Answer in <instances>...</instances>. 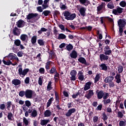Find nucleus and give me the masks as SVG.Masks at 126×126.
Listing matches in <instances>:
<instances>
[{"instance_id":"f257e3e1","label":"nucleus","mask_w":126,"mask_h":126,"mask_svg":"<svg viewBox=\"0 0 126 126\" xmlns=\"http://www.w3.org/2000/svg\"><path fill=\"white\" fill-rule=\"evenodd\" d=\"M126 25V19H119L118 21V26L119 27V33L120 36H123V32H124V27Z\"/></svg>"},{"instance_id":"f03ea898","label":"nucleus","mask_w":126,"mask_h":126,"mask_svg":"<svg viewBox=\"0 0 126 126\" xmlns=\"http://www.w3.org/2000/svg\"><path fill=\"white\" fill-rule=\"evenodd\" d=\"M63 15L65 17V19H66V20H73L76 17L75 13L71 14L68 11H64Z\"/></svg>"},{"instance_id":"7ed1b4c3","label":"nucleus","mask_w":126,"mask_h":126,"mask_svg":"<svg viewBox=\"0 0 126 126\" xmlns=\"http://www.w3.org/2000/svg\"><path fill=\"white\" fill-rule=\"evenodd\" d=\"M40 18L39 17V14L38 13H29L28 15H27V19L28 20H31V19H34L35 22L38 20Z\"/></svg>"},{"instance_id":"20e7f679","label":"nucleus","mask_w":126,"mask_h":126,"mask_svg":"<svg viewBox=\"0 0 126 126\" xmlns=\"http://www.w3.org/2000/svg\"><path fill=\"white\" fill-rule=\"evenodd\" d=\"M28 72H29V68L23 70L22 67H20L18 69V74L22 77H24Z\"/></svg>"},{"instance_id":"39448f33","label":"nucleus","mask_w":126,"mask_h":126,"mask_svg":"<svg viewBox=\"0 0 126 126\" xmlns=\"http://www.w3.org/2000/svg\"><path fill=\"white\" fill-rule=\"evenodd\" d=\"M123 10H124V8L118 6L116 9H113L112 13L115 15H120V14L123 13Z\"/></svg>"},{"instance_id":"423d86ee","label":"nucleus","mask_w":126,"mask_h":126,"mask_svg":"<svg viewBox=\"0 0 126 126\" xmlns=\"http://www.w3.org/2000/svg\"><path fill=\"white\" fill-rule=\"evenodd\" d=\"M71 77H70V80L71 81H75L76 80V75L77 72L76 70H72L70 73Z\"/></svg>"},{"instance_id":"0eeeda50","label":"nucleus","mask_w":126,"mask_h":126,"mask_svg":"<svg viewBox=\"0 0 126 126\" xmlns=\"http://www.w3.org/2000/svg\"><path fill=\"white\" fill-rule=\"evenodd\" d=\"M104 54L106 56H111L112 55V51L110 48V46L106 45L103 48Z\"/></svg>"},{"instance_id":"6e6552de","label":"nucleus","mask_w":126,"mask_h":126,"mask_svg":"<svg viewBox=\"0 0 126 126\" xmlns=\"http://www.w3.org/2000/svg\"><path fill=\"white\" fill-rule=\"evenodd\" d=\"M102 10V11H106V3L102 2L100 5H99L97 7V11L99 12Z\"/></svg>"},{"instance_id":"1a4fd4ad","label":"nucleus","mask_w":126,"mask_h":126,"mask_svg":"<svg viewBox=\"0 0 126 126\" xmlns=\"http://www.w3.org/2000/svg\"><path fill=\"white\" fill-rule=\"evenodd\" d=\"M33 95V91L31 90H27L25 91V96L28 99H31Z\"/></svg>"},{"instance_id":"9d476101","label":"nucleus","mask_w":126,"mask_h":126,"mask_svg":"<svg viewBox=\"0 0 126 126\" xmlns=\"http://www.w3.org/2000/svg\"><path fill=\"white\" fill-rule=\"evenodd\" d=\"M96 96L97 97V99H101L103 97H104V95H105V92L103 90H100L99 91V90L96 91Z\"/></svg>"},{"instance_id":"9b49d317","label":"nucleus","mask_w":126,"mask_h":126,"mask_svg":"<svg viewBox=\"0 0 126 126\" xmlns=\"http://www.w3.org/2000/svg\"><path fill=\"white\" fill-rule=\"evenodd\" d=\"M79 12L83 17H85L86 16V8L84 7H81L79 10Z\"/></svg>"},{"instance_id":"f8f14e48","label":"nucleus","mask_w":126,"mask_h":126,"mask_svg":"<svg viewBox=\"0 0 126 126\" xmlns=\"http://www.w3.org/2000/svg\"><path fill=\"white\" fill-rule=\"evenodd\" d=\"M99 59L100 62H105V61H108L109 60V56L104 54H101L99 55Z\"/></svg>"},{"instance_id":"ddd939ff","label":"nucleus","mask_w":126,"mask_h":126,"mask_svg":"<svg viewBox=\"0 0 126 126\" xmlns=\"http://www.w3.org/2000/svg\"><path fill=\"white\" fill-rule=\"evenodd\" d=\"M91 85H92V82L90 81L86 83L84 85V91H87V90H89V89L91 88Z\"/></svg>"},{"instance_id":"4468645a","label":"nucleus","mask_w":126,"mask_h":126,"mask_svg":"<svg viewBox=\"0 0 126 126\" xmlns=\"http://www.w3.org/2000/svg\"><path fill=\"white\" fill-rule=\"evenodd\" d=\"M83 72H84V71L82 70L79 71L78 73V79L79 80H81V81H83V80H84V75H83Z\"/></svg>"},{"instance_id":"2eb2a0df","label":"nucleus","mask_w":126,"mask_h":126,"mask_svg":"<svg viewBox=\"0 0 126 126\" xmlns=\"http://www.w3.org/2000/svg\"><path fill=\"white\" fill-rule=\"evenodd\" d=\"M76 112V109L75 108H71L69 109L67 113H65V115L66 117H70L72 114L75 113Z\"/></svg>"},{"instance_id":"dca6fc26","label":"nucleus","mask_w":126,"mask_h":126,"mask_svg":"<svg viewBox=\"0 0 126 126\" xmlns=\"http://www.w3.org/2000/svg\"><path fill=\"white\" fill-rule=\"evenodd\" d=\"M88 94H86L85 95V97L88 99V100H89L90 99H91V97L94 95V92H93V90H90L88 91Z\"/></svg>"},{"instance_id":"f3484780","label":"nucleus","mask_w":126,"mask_h":126,"mask_svg":"<svg viewBox=\"0 0 126 126\" xmlns=\"http://www.w3.org/2000/svg\"><path fill=\"white\" fill-rule=\"evenodd\" d=\"M17 27L19 28H22L25 26V22L23 20H19L18 22H17Z\"/></svg>"},{"instance_id":"a211bd4d","label":"nucleus","mask_w":126,"mask_h":126,"mask_svg":"<svg viewBox=\"0 0 126 126\" xmlns=\"http://www.w3.org/2000/svg\"><path fill=\"white\" fill-rule=\"evenodd\" d=\"M48 54H50L48 60H51H51H55L57 58V55L55 53V51L53 50H51L50 52H49Z\"/></svg>"},{"instance_id":"6ab92c4d","label":"nucleus","mask_w":126,"mask_h":126,"mask_svg":"<svg viewBox=\"0 0 126 126\" xmlns=\"http://www.w3.org/2000/svg\"><path fill=\"white\" fill-rule=\"evenodd\" d=\"M79 1L81 4H83L85 6H88V5L90 4L89 0H79Z\"/></svg>"},{"instance_id":"aec40b11","label":"nucleus","mask_w":126,"mask_h":126,"mask_svg":"<svg viewBox=\"0 0 126 126\" xmlns=\"http://www.w3.org/2000/svg\"><path fill=\"white\" fill-rule=\"evenodd\" d=\"M114 76H107L104 79V82L105 83H109L112 82L114 80Z\"/></svg>"},{"instance_id":"412c9836","label":"nucleus","mask_w":126,"mask_h":126,"mask_svg":"<svg viewBox=\"0 0 126 126\" xmlns=\"http://www.w3.org/2000/svg\"><path fill=\"white\" fill-rule=\"evenodd\" d=\"M69 56L71 59H76L77 58V52L75 50H72L71 53L69 54Z\"/></svg>"},{"instance_id":"4be33fe9","label":"nucleus","mask_w":126,"mask_h":126,"mask_svg":"<svg viewBox=\"0 0 126 126\" xmlns=\"http://www.w3.org/2000/svg\"><path fill=\"white\" fill-rule=\"evenodd\" d=\"M27 39H28V35H27V34H22L21 35L20 39L21 40V41L27 43L28 41L26 40Z\"/></svg>"},{"instance_id":"5701e85b","label":"nucleus","mask_w":126,"mask_h":126,"mask_svg":"<svg viewBox=\"0 0 126 126\" xmlns=\"http://www.w3.org/2000/svg\"><path fill=\"white\" fill-rule=\"evenodd\" d=\"M13 33L15 36H19L20 35V31H19L18 28L16 27H15L13 30Z\"/></svg>"},{"instance_id":"b1692460","label":"nucleus","mask_w":126,"mask_h":126,"mask_svg":"<svg viewBox=\"0 0 126 126\" xmlns=\"http://www.w3.org/2000/svg\"><path fill=\"white\" fill-rule=\"evenodd\" d=\"M12 84H13L15 86H17L19 85V84H21V81L17 79H13L12 81Z\"/></svg>"},{"instance_id":"393cba45","label":"nucleus","mask_w":126,"mask_h":126,"mask_svg":"<svg viewBox=\"0 0 126 126\" xmlns=\"http://www.w3.org/2000/svg\"><path fill=\"white\" fill-rule=\"evenodd\" d=\"M121 74H117L115 77V78L116 80V83H118V84L122 82V79H121Z\"/></svg>"},{"instance_id":"a878e982","label":"nucleus","mask_w":126,"mask_h":126,"mask_svg":"<svg viewBox=\"0 0 126 126\" xmlns=\"http://www.w3.org/2000/svg\"><path fill=\"white\" fill-rule=\"evenodd\" d=\"M126 114V111L125 110H122V111H119L117 113V117L118 118H120L122 119L124 118V114Z\"/></svg>"},{"instance_id":"bb28decb","label":"nucleus","mask_w":126,"mask_h":126,"mask_svg":"<svg viewBox=\"0 0 126 126\" xmlns=\"http://www.w3.org/2000/svg\"><path fill=\"white\" fill-rule=\"evenodd\" d=\"M101 70H104L105 71H107L108 70V66L106 65V63H102L101 64L99 65Z\"/></svg>"},{"instance_id":"cd10ccee","label":"nucleus","mask_w":126,"mask_h":126,"mask_svg":"<svg viewBox=\"0 0 126 126\" xmlns=\"http://www.w3.org/2000/svg\"><path fill=\"white\" fill-rule=\"evenodd\" d=\"M54 93L56 102L57 105H59V104H60V96H59V94H58V92H57L56 91H55Z\"/></svg>"},{"instance_id":"c85d7f7f","label":"nucleus","mask_w":126,"mask_h":126,"mask_svg":"<svg viewBox=\"0 0 126 126\" xmlns=\"http://www.w3.org/2000/svg\"><path fill=\"white\" fill-rule=\"evenodd\" d=\"M49 123H50V119L40 120V125L42 126H46V125H47Z\"/></svg>"},{"instance_id":"c756f323","label":"nucleus","mask_w":126,"mask_h":126,"mask_svg":"<svg viewBox=\"0 0 126 126\" xmlns=\"http://www.w3.org/2000/svg\"><path fill=\"white\" fill-rule=\"evenodd\" d=\"M52 63H54L52 61H48L45 64V68L46 70L48 69H50L51 65H52Z\"/></svg>"},{"instance_id":"7c9ffc66","label":"nucleus","mask_w":126,"mask_h":126,"mask_svg":"<svg viewBox=\"0 0 126 126\" xmlns=\"http://www.w3.org/2000/svg\"><path fill=\"white\" fill-rule=\"evenodd\" d=\"M31 42L32 45L36 44L37 42V35L33 36L31 39Z\"/></svg>"},{"instance_id":"2f4dec72","label":"nucleus","mask_w":126,"mask_h":126,"mask_svg":"<svg viewBox=\"0 0 126 126\" xmlns=\"http://www.w3.org/2000/svg\"><path fill=\"white\" fill-rule=\"evenodd\" d=\"M37 116H38L37 110L36 109H32V111L31 114V117H32V118H36Z\"/></svg>"},{"instance_id":"473e14b6","label":"nucleus","mask_w":126,"mask_h":126,"mask_svg":"<svg viewBox=\"0 0 126 126\" xmlns=\"http://www.w3.org/2000/svg\"><path fill=\"white\" fill-rule=\"evenodd\" d=\"M44 116L46 117H51V115H52V112L50 110H46L44 113Z\"/></svg>"},{"instance_id":"72a5a7b5","label":"nucleus","mask_w":126,"mask_h":126,"mask_svg":"<svg viewBox=\"0 0 126 126\" xmlns=\"http://www.w3.org/2000/svg\"><path fill=\"white\" fill-rule=\"evenodd\" d=\"M7 118L9 121H13V119H14L13 118V114L11 112L8 113V115L7 116Z\"/></svg>"},{"instance_id":"f704fd0d","label":"nucleus","mask_w":126,"mask_h":126,"mask_svg":"<svg viewBox=\"0 0 126 126\" xmlns=\"http://www.w3.org/2000/svg\"><path fill=\"white\" fill-rule=\"evenodd\" d=\"M78 61L79 63H82L83 64H84L86 62V59L84 58V57H81L78 59Z\"/></svg>"},{"instance_id":"c9c22d12","label":"nucleus","mask_w":126,"mask_h":126,"mask_svg":"<svg viewBox=\"0 0 126 126\" xmlns=\"http://www.w3.org/2000/svg\"><path fill=\"white\" fill-rule=\"evenodd\" d=\"M57 71V68H56L55 66H52L51 69L50 70V71L48 72V73H50V74H54Z\"/></svg>"},{"instance_id":"e433bc0d","label":"nucleus","mask_w":126,"mask_h":126,"mask_svg":"<svg viewBox=\"0 0 126 126\" xmlns=\"http://www.w3.org/2000/svg\"><path fill=\"white\" fill-rule=\"evenodd\" d=\"M53 89L52 87V81H49L47 86V91H51Z\"/></svg>"},{"instance_id":"4c0bfd02","label":"nucleus","mask_w":126,"mask_h":126,"mask_svg":"<svg viewBox=\"0 0 126 126\" xmlns=\"http://www.w3.org/2000/svg\"><path fill=\"white\" fill-rule=\"evenodd\" d=\"M65 38H66V35H65L63 33H60L59 34L58 39V40H61V39H62V40H63L65 39Z\"/></svg>"},{"instance_id":"58836bf2","label":"nucleus","mask_w":126,"mask_h":126,"mask_svg":"<svg viewBox=\"0 0 126 126\" xmlns=\"http://www.w3.org/2000/svg\"><path fill=\"white\" fill-rule=\"evenodd\" d=\"M54 101V97H51L47 102V108H49L50 106H51L52 102Z\"/></svg>"},{"instance_id":"ea45409f","label":"nucleus","mask_w":126,"mask_h":126,"mask_svg":"<svg viewBox=\"0 0 126 126\" xmlns=\"http://www.w3.org/2000/svg\"><path fill=\"white\" fill-rule=\"evenodd\" d=\"M102 117L101 118L102 120L104 122L107 121L108 120V116H107V114H106V112H103L102 115Z\"/></svg>"},{"instance_id":"a19ab883","label":"nucleus","mask_w":126,"mask_h":126,"mask_svg":"<svg viewBox=\"0 0 126 126\" xmlns=\"http://www.w3.org/2000/svg\"><path fill=\"white\" fill-rule=\"evenodd\" d=\"M14 44L15 46H16L17 47H19V45L21 44V41L19 39H16L14 40Z\"/></svg>"},{"instance_id":"79ce46f5","label":"nucleus","mask_w":126,"mask_h":126,"mask_svg":"<svg viewBox=\"0 0 126 126\" xmlns=\"http://www.w3.org/2000/svg\"><path fill=\"white\" fill-rule=\"evenodd\" d=\"M101 43H103V44H104V43L105 44V45L106 46H109L108 45L110 44V43H111V41L109 39H105V40H100Z\"/></svg>"},{"instance_id":"37998d69","label":"nucleus","mask_w":126,"mask_h":126,"mask_svg":"<svg viewBox=\"0 0 126 126\" xmlns=\"http://www.w3.org/2000/svg\"><path fill=\"white\" fill-rule=\"evenodd\" d=\"M66 49L67 51L70 52V51L73 49V46H72L71 44L70 43L66 46Z\"/></svg>"},{"instance_id":"c03bdc74","label":"nucleus","mask_w":126,"mask_h":126,"mask_svg":"<svg viewBox=\"0 0 126 126\" xmlns=\"http://www.w3.org/2000/svg\"><path fill=\"white\" fill-rule=\"evenodd\" d=\"M118 71L119 73H122L124 71V67L122 65H119L118 67Z\"/></svg>"},{"instance_id":"a18cd8bd","label":"nucleus","mask_w":126,"mask_h":126,"mask_svg":"<svg viewBox=\"0 0 126 126\" xmlns=\"http://www.w3.org/2000/svg\"><path fill=\"white\" fill-rule=\"evenodd\" d=\"M47 31H48V29H47L45 28H41L40 29V30H39L37 32V33L38 34H39L40 35H41V34H42V32H46Z\"/></svg>"},{"instance_id":"49530a36","label":"nucleus","mask_w":126,"mask_h":126,"mask_svg":"<svg viewBox=\"0 0 126 126\" xmlns=\"http://www.w3.org/2000/svg\"><path fill=\"white\" fill-rule=\"evenodd\" d=\"M100 74H97L94 78V83L96 84L100 80Z\"/></svg>"},{"instance_id":"de8ad7c7","label":"nucleus","mask_w":126,"mask_h":126,"mask_svg":"<svg viewBox=\"0 0 126 126\" xmlns=\"http://www.w3.org/2000/svg\"><path fill=\"white\" fill-rule=\"evenodd\" d=\"M104 105H108V104H110L111 99L110 98H108L107 99H104L103 100Z\"/></svg>"},{"instance_id":"09e8293b","label":"nucleus","mask_w":126,"mask_h":126,"mask_svg":"<svg viewBox=\"0 0 126 126\" xmlns=\"http://www.w3.org/2000/svg\"><path fill=\"white\" fill-rule=\"evenodd\" d=\"M107 7L110 9H113V8H115V6H114L113 2H109L107 4Z\"/></svg>"},{"instance_id":"8fccbe9b","label":"nucleus","mask_w":126,"mask_h":126,"mask_svg":"<svg viewBox=\"0 0 126 126\" xmlns=\"http://www.w3.org/2000/svg\"><path fill=\"white\" fill-rule=\"evenodd\" d=\"M37 43L39 44V46H44V45H45V42L43 39H38Z\"/></svg>"},{"instance_id":"3c124183","label":"nucleus","mask_w":126,"mask_h":126,"mask_svg":"<svg viewBox=\"0 0 126 126\" xmlns=\"http://www.w3.org/2000/svg\"><path fill=\"white\" fill-rule=\"evenodd\" d=\"M49 13H51V11L45 10L42 12V14H43L44 16H48Z\"/></svg>"},{"instance_id":"603ef678","label":"nucleus","mask_w":126,"mask_h":126,"mask_svg":"<svg viewBox=\"0 0 126 126\" xmlns=\"http://www.w3.org/2000/svg\"><path fill=\"white\" fill-rule=\"evenodd\" d=\"M120 6L122 7H126V1H121L119 3Z\"/></svg>"},{"instance_id":"864d4df0","label":"nucleus","mask_w":126,"mask_h":126,"mask_svg":"<svg viewBox=\"0 0 126 126\" xmlns=\"http://www.w3.org/2000/svg\"><path fill=\"white\" fill-rule=\"evenodd\" d=\"M25 103V105L27 106L28 108H29V107L31 106V102L29 100H26Z\"/></svg>"},{"instance_id":"5fc2aeb1","label":"nucleus","mask_w":126,"mask_h":126,"mask_svg":"<svg viewBox=\"0 0 126 126\" xmlns=\"http://www.w3.org/2000/svg\"><path fill=\"white\" fill-rule=\"evenodd\" d=\"M2 62L4 64H5L6 65H10L11 63V61H6L5 60H3Z\"/></svg>"},{"instance_id":"6e6d98bb","label":"nucleus","mask_w":126,"mask_h":126,"mask_svg":"<svg viewBox=\"0 0 126 126\" xmlns=\"http://www.w3.org/2000/svg\"><path fill=\"white\" fill-rule=\"evenodd\" d=\"M109 95H110V94H109V93H105L104 92V94L103 96V99L104 100H107V98H108V97H109Z\"/></svg>"},{"instance_id":"4d7b16f0","label":"nucleus","mask_w":126,"mask_h":126,"mask_svg":"<svg viewBox=\"0 0 126 126\" xmlns=\"http://www.w3.org/2000/svg\"><path fill=\"white\" fill-rule=\"evenodd\" d=\"M23 123L25 125V126H28V124H29V121H28L27 119L26 118L24 117L23 118Z\"/></svg>"},{"instance_id":"13d9d810","label":"nucleus","mask_w":126,"mask_h":126,"mask_svg":"<svg viewBox=\"0 0 126 126\" xmlns=\"http://www.w3.org/2000/svg\"><path fill=\"white\" fill-rule=\"evenodd\" d=\"M8 58H10V60H15V59H16V57H15V56L12 55V54L10 53L8 55Z\"/></svg>"},{"instance_id":"bf43d9fd","label":"nucleus","mask_w":126,"mask_h":126,"mask_svg":"<svg viewBox=\"0 0 126 126\" xmlns=\"http://www.w3.org/2000/svg\"><path fill=\"white\" fill-rule=\"evenodd\" d=\"M54 73H55V75H54L55 80H56V79H58V78H57L56 77L60 78V74H59L57 71H56Z\"/></svg>"},{"instance_id":"052dcab7","label":"nucleus","mask_w":126,"mask_h":126,"mask_svg":"<svg viewBox=\"0 0 126 126\" xmlns=\"http://www.w3.org/2000/svg\"><path fill=\"white\" fill-rule=\"evenodd\" d=\"M25 95V91H21L19 93V96H20V97H24Z\"/></svg>"},{"instance_id":"680f3d73","label":"nucleus","mask_w":126,"mask_h":126,"mask_svg":"<svg viewBox=\"0 0 126 126\" xmlns=\"http://www.w3.org/2000/svg\"><path fill=\"white\" fill-rule=\"evenodd\" d=\"M60 7L61 9L63 10L66 9V6H65V5L64 4H63V3H60Z\"/></svg>"},{"instance_id":"e2e57ef3","label":"nucleus","mask_w":126,"mask_h":126,"mask_svg":"<svg viewBox=\"0 0 126 126\" xmlns=\"http://www.w3.org/2000/svg\"><path fill=\"white\" fill-rule=\"evenodd\" d=\"M102 108H103V105L100 104L96 107V109L97 111H101Z\"/></svg>"},{"instance_id":"0e129e2a","label":"nucleus","mask_w":126,"mask_h":126,"mask_svg":"<svg viewBox=\"0 0 126 126\" xmlns=\"http://www.w3.org/2000/svg\"><path fill=\"white\" fill-rule=\"evenodd\" d=\"M29 82H30V78L29 77H27L25 79V83L26 84H29Z\"/></svg>"},{"instance_id":"69168bd1","label":"nucleus","mask_w":126,"mask_h":126,"mask_svg":"<svg viewBox=\"0 0 126 126\" xmlns=\"http://www.w3.org/2000/svg\"><path fill=\"white\" fill-rule=\"evenodd\" d=\"M39 71L40 73H42V74H44V73H45V68L43 67H41L39 68Z\"/></svg>"},{"instance_id":"338daca9","label":"nucleus","mask_w":126,"mask_h":126,"mask_svg":"<svg viewBox=\"0 0 126 126\" xmlns=\"http://www.w3.org/2000/svg\"><path fill=\"white\" fill-rule=\"evenodd\" d=\"M59 28H60V29H61L62 31H63V32L65 31V29H64V26H63V25L61 24L59 26Z\"/></svg>"},{"instance_id":"774afa93","label":"nucleus","mask_w":126,"mask_h":126,"mask_svg":"<svg viewBox=\"0 0 126 126\" xmlns=\"http://www.w3.org/2000/svg\"><path fill=\"white\" fill-rule=\"evenodd\" d=\"M119 126H126V122H125L124 121H120L119 122Z\"/></svg>"}]
</instances>
